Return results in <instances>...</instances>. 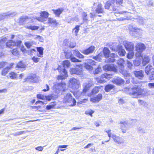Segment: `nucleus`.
Wrapping results in <instances>:
<instances>
[{
  "mask_svg": "<svg viewBox=\"0 0 154 154\" xmlns=\"http://www.w3.org/2000/svg\"><path fill=\"white\" fill-rule=\"evenodd\" d=\"M132 92L129 93V94L132 95L133 98H136L139 95H143L145 94L143 92L147 91L146 89H142L137 87H134L132 88Z\"/></svg>",
  "mask_w": 154,
  "mask_h": 154,
  "instance_id": "1",
  "label": "nucleus"
},
{
  "mask_svg": "<svg viewBox=\"0 0 154 154\" xmlns=\"http://www.w3.org/2000/svg\"><path fill=\"white\" fill-rule=\"evenodd\" d=\"M124 60L122 59H120L118 60L117 63L119 67V71L120 73L124 75L125 77H129L130 75V73H128L126 70L124 69Z\"/></svg>",
  "mask_w": 154,
  "mask_h": 154,
  "instance_id": "2",
  "label": "nucleus"
},
{
  "mask_svg": "<svg viewBox=\"0 0 154 154\" xmlns=\"http://www.w3.org/2000/svg\"><path fill=\"white\" fill-rule=\"evenodd\" d=\"M7 41V38L6 37H4L1 40L0 45L2 48H3L5 46L11 48V46H14L16 45V43L15 41H13L12 40H10L9 42L6 43Z\"/></svg>",
  "mask_w": 154,
  "mask_h": 154,
  "instance_id": "3",
  "label": "nucleus"
},
{
  "mask_svg": "<svg viewBox=\"0 0 154 154\" xmlns=\"http://www.w3.org/2000/svg\"><path fill=\"white\" fill-rule=\"evenodd\" d=\"M69 85L72 88L77 89L79 87L80 82L79 80L74 78H71L69 80Z\"/></svg>",
  "mask_w": 154,
  "mask_h": 154,
  "instance_id": "4",
  "label": "nucleus"
},
{
  "mask_svg": "<svg viewBox=\"0 0 154 154\" xmlns=\"http://www.w3.org/2000/svg\"><path fill=\"white\" fill-rule=\"evenodd\" d=\"M111 76L110 74L105 73L102 75L100 78H97L96 80L98 83H103L106 81V79H109L111 77Z\"/></svg>",
  "mask_w": 154,
  "mask_h": 154,
  "instance_id": "5",
  "label": "nucleus"
},
{
  "mask_svg": "<svg viewBox=\"0 0 154 154\" xmlns=\"http://www.w3.org/2000/svg\"><path fill=\"white\" fill-rule=\"evenodd\" d=\"M66 87V85L63 83H56L53 86L54 90L57 92L60 91H64Z\"/></svg>",
  "mask_w": 154,
  "mask_h": 154,
  "instance_id": "6",
  "label": "nucleus"
},
{
  "mask_svg": "<svg viewBox=\"0 0 154 154\" xmlns=\"http://www.w3.org/2000/svg\"><path fill=\"white\" fill-rule=\"evenodd\" d=\"M49 15V13L46 11H42L40 13V17H36V19L39 21L43 22L45 21L44 18H47Z\"/></svg>",
  "mask_w": 154,
  "mask_h": 154,
  "instance_id": "7",
  "label": "nucleus"
},
{
  "mask_svg": "<svg viewBox=\"0 0 154 154\" xmlns=\"http://www.w3.org/2000/svg\"><path fill=\"white\" fill-rule=\"evenodd\" d=\"M93 84L92 81L91 79H88L83 84L84 92H85Z\"/></svg>",
  "mask_w": 154,
  "mask_h": 154,
  "instance_id": "8",
  "label": "nucleus"
},
{
  "mask_svg": "<svg viewBox=\"0 0 154 154\" xmlns=\"http://www.w3.org/2000/svg\"><path fill=\"white\" fill-rule=\"evenodd\" d=\"M123 45L127 50L133 51L134 49V45L133 43L125 41L123 42Z\"/></svg>",
  "mask_w": 154,
  "mask_h": 154,
  "instance_id": "9",
  "label": "nucleus"
},
{
  "mask_svg": "<svg viewBox=\"0 0 154 154\" xmlns=\"http://www.w3.org/2000/svg\"><path fill=\"white\" fill-rule=\"evenodd\" d=\"M112 138L114 142L117 144H123L125 142L123 138L115 134H112Z\"/></svg>",
  "mask_w": 154,
  "mask_h": 154,
  "instance_id": "10",
  "label": "nucleus"
},
{
  "mask_svg": "<svg viewBox=\"0 0 154 154\" xmlns=\"http://www.w3.org/2000/svg\"><path fill=\"white\" fill-rule=\"evenodd\" d=\"M103 68L105 71H111L115 72H117L116 67L113 64L111 65H106L103 66Z\"/></svg>",
  "mask_w": 154,
  "mask_h": 154,
  "instance_id": "11",
  "label": "nucleus"
},
{
  "mask_svg": "<svg viewBox=\"0 0 154 154\" xmlns=\"http://www.w3.org/2000/svg\"><path fill=\"white\" fill-rule=\"evenodd\" d=\"M70 72L71 74H75L78 75H82L83 72L82 69L79 66V68H72L70 69Z\"/></svg>",
  "mask_w": 154,
  "mask_h": 154,
  "instance_id": "12",
  "label": "nucleus"
},
{
  "mask_svg": "<svg viewBox=\"0 0 154 154\" xmlns=\"http://www.w3.org/2000/svg\"><path fill=\"white\" fill-rule=\"evenodd\" d=\"M95 48L94 46H91L88 48L81 51V52L84 54L87 55L92 53L94 51Z\"/></svg>",
  "mask_w": 154,
  "mask_h": 154,
  "instance_id": "13",
  "label": "nucleus"
},
{
  "mask_svg": "<svg viewBox=\"0 0 154 154\" xmlns=\"http://www.w3.org/2000/svg\"><path fill=\"white\" fill-rule=\"evenodd\" d=\"M146 48L144 45L143 44L140 43H138L136 45V51L142 52L144 51Z\"/></svg>",
  "mask_w": 154,
  "mask_h": 154,
  "instance_id": "14",
  "label": "nucleus"
},
{
  "mask_svg": "<svg viewBox=\"0 0 154 154\" xmlns=\"http://www.w3.org/2000/svg\"><path fill=\"white\" fill-rule=\"evenodd\" d=\"M16 12H9L7 13H3L0 14V20L4 19L5 17L8 16H14L16 14Z\"/></svg>",
  "mask_w": 154,
  "mask_h": 154,
  "instance_id": "15",
  "label": "nucleus"
},
{
  "mask_svg": "<svg viewBox=\"0 0 154 154\" xmlns=\"http://www.w3.org/2000/svg\"><path fill=\"white\" fill-rule=\"evenodd\" d=\"M113 82L117 85H120L124 83V80L120 77L115 78L112 81Z\"/></svg>",
  "mask_w": 154,
  "mask_h": 154,
  "instance_id": "16",
  "label": "nucleus"
},
{
  "mask_svg": "<svg viewBox=\"0 0 154 154\" xmlns=\"http://www.w3.org/2000/svg\"><path fill=\"white\" fill-rule=\"evenodd\" d=\"M134 73L135 76L139 79H142L144 77V72L142 70L135 71Z\"/></svg>",
  "mask_w": 154,
  "mask_h": 154,
  "instance_id": "17",
  "label": "nucleus"
},
{
  "mask_svg": "<svg viewBox=\"0 0 154 154\" xmlns=\"http://www.w3.org/2000/svg\"><path fill=\"white\" fill-rule=\"evenodd\" d=\"M48 22L49 24H51L54 26H57L58 24L56 20L53 18H48Z\"/></svg>",
  "mask_w": 154,
  "mask_h": 154,
  "instance_id": "18",
  "label": "nucleus"
},
{
  "mask_svg": "<svg viewBox=\"0 0 154 154\" xmlns=\"http://www.w3.org/2000/svg\"><path fill=\"white\" fill-rule=\"evenodd\" d=\"M110 56L112 58H109L107 59L105 61L106 63H110L111 62H113L115 60V59L114 58L117 57V55L114 53H112L110 54Z\"/></svg>",
  "mask_w": 154,
  "mask_h": 154,
  "instance_id": "19",
  "label": "nucleus"
},
{
  "mask_svg": "<svg viewBox=\"0 0 154 154\" xmlns=\"http://www.w3.org/2000/svg\"><path fill=\"white\" fill-rule=\"evenodd\" d=\"M67 76V72L66 70L64 69H63L62 73L61 75H58L57 77L58 79H63Z\"/></svg>",
  "mask_w": 154,
  "mask_h": 154,
  "instance_id": "20",
  "label": "nucleus"
},
{
  "mask_svg": "<svg viewBox=\"0 0 154 154\" xmlns=\"http://www.w3.org/2000/svg\"><path fill=\"white\" fill-rule=\"evenodd\" d=\"M143 61L142 64L143 66H145L148 63L150 60L149 57L147 55H144L142 57Z\"/></svg>",
  "mask_w": 154,
  "mask_h": 154,
  "instance_id": "21",
  "label": "nucleus"
},
{
  "mask_svg": "<svg viewBox=\"0 0 154 154\" xmlns=\"http://www.w3.org/2000/svg\"><path fill=\"white\" fill-rule=\"evenodd\" d=\"M128 29L130 31L137 32L138 31H142V30L137 27H135L131 25H130L128 26Z\"/></svg>",
  "mask_w": 154,
  "mask_h": 154,
  "instance_id": "22",
  "label": "nucleus"
},
{
  "mask_svg": "<svg viewBox=\"0 0 154 154\" xmlns=\"http://www.w3.org/2000/svg\"><path fill=\"white\" fill-rule=\"evenodd\" d=\"M95 11L96 13L98 14L103 13L104 12L103 9L102 8V5L101 3H100L98 4Z\"/></svg>",
  "mask_w": 154,
  "mask_h": 154,
  "instance_id": "23",
  "label": "nucleus"
},
{
  "mask_svg": "<svg viewBox=\"0 0 154 154\" xmlns=\"http://www.w3.org/2000/svg\"><path fill=\"white\" fill-rule=\"evenodd\" d=\"M115 2V0H110L108 1L104 5V8L105 9H109L110 6L112 5V4H114Z\"/></svg>",
  "mask_w": 154,
  "mask_h": 154,
  "instance_id": "24",
  "label": "nucleus"
},
{
  "mask_svg": "<svg viewBox=\"0 0 154 154\" xmlns=\"http://www.w3.org/2000/svg\"><path fill=\"white\" fill-rule=\"evenodd\" d=\"M117 48H119L118 50L119 55L121 56H124L125 54V50L122 48V47L121 46L119 45Z\"/></svg>",
  "mask_w": 154,
  "mask_h": 154,
  "instance_id": "25",
  "label": "nucleus"
},
{
  "mask_svg": "<svg viewBox=\"0 0 154 154\" xmlns=\"http://www.w3.org/2000/svg\"><path fill=\"white\" fill-rule=\"evenodd\" d=\"M102 97L101 94H99L97 97L91 98V101L94 103L98 102L102 99Z\"/></svg>",
  "mask_w": 154,
  "mask_h": 154,
  "instance_id": "26",
  "label": "nucleus"
},
{
  "mask_svg": "<svg viewBox=\"0 0 154 154\" xmlns=\"http://www.w3.org/2000/svg\"><path fill=\"white\" fill-rule=\"evenodd\" d=\"M72 97L70 94H67L63 98V102L66 103L67 105L69 100L71 99Z\"/></svg>",
  "mask_w": 154,
  "mask_h": 154,
  "instance_id": "27",
  "label": "nucleus"
},
{
  "mask_svg": "<svg viewBox=\"0 0 154 154\" xmlns=\"http://www.w3.org/2000/svg\"><path fill=\"white\" fill-rule=\"evenodd\" d=\"M52 11L54 13L57 17H59L60 15L62 13L63 11L62 8L58 9L57 10L53 9Z\"/></svg>",
  "mask_w": 154,
  "mask_h": 154,
  "instance_id": "28",
  "label": "nucleus"
},
{
  "mask_svg": "<svg viewBox=\"0 0 154 154\" xmlns=\"http://www.w3.org/2000/svg\"><path fill=\"white\" fill-rule=\"evenodd\" d=\"M120 124H121L122 128H125L127 129L129 128V124L127 122H121Z\"/></svg>",
  "mask_w": 154,
  "mask_h": 154,
  "instance_id": "29",
  "label": "nucleus"
},
{
  "mask_svg": "<svg viewBox=\"0 0 154 154\" xmlns=\"http://www.w3.org/2000/svg\"><path fill=\"white\" fill-rule=\"evenodd\" d=\"M134 19L137 20V21L140 24H143L145 23V20L143 17L140 16L137 17L136 18Z\"/></svg>",
  "mask_w": 154,
  "mask_h": 154,
  "instance_id": "30",
  "label": "nucleus"
},
{
  "mask_svg": "<svg viewBox=\"0 0 154 154\" xmlns=\"http://www.w3.org/2000/svg\"><path fill=\"white\" fill-rule=\"evenodd\" d=\"M110 51L109 49L106 47L104 48L103 50L104 55L106 57H108L109 56Z\"/></svg>",
  "mask_w": 154,
  "mask_h": 154,
  "instance_id": "31",
  "label": "nucleus"
},
{
  "mask_svg": "<svg viewBox=\"0 0 154 154\" xmlns=\"http://www.w3.org/2000/svg\"><path fill=\"white\" fill-rule=\"evenodd\" d=\"M73 53L75 55L79 58H83L84 57V55L81 54L77 50H75Z\"/></svg>",
  "mask_w": 154,
  "mask_h": 154,
  "instance_id": "32",
  "label": "nucleus"
},
{
  "mask_svg": "<svg viewBox=\"0 0 154 154\" xmlns=\"http://www.w3.org/2000/svg\"><path fill=\"white\" fill-rule=\"evenodd\" d=\"M76 101L72 97L69 102L67 105L70 106H73L75 105Z\"/></svg>",
  "mask_w": 154,
  "mask_h": 154,
  "instance_id": "33",
  "label": "nucleus"
},
{
  "mask_svg": "<svg viewBox=\"0 0 154 154\" xmlns=\"http://www.w3.org/2000/svg\"><path fill=\"white\" fill-rule=\"evenodd\" d=\"M11 68V66H8L4 69L2 72V75H3L5 76L8 72L9 70Z\"/></svg>",
  "mask_w": 154,
  "mask_h": 154,
  "instance_id": "34",
  "label": "nucleus"
},
{
  "mask_svg": "<svg viewBox=\"0 0 154 154\" xmlns=\"http://www.w3.org/2000/svg\"><path fill=\"white\" fill-rule=\"evenodd\" d=\"M57 96L54 94H52L49 95L47 96H46V99L48 101L51 100H54L56 98Z\"/></svg>",
  "mask_w": 154,
  "mask_h": 154,
  "instance_id": "35",
  "label": "nucleus"
},
{
  "mask_svg": "<svg viewBox=\"0 0 154 154\" xmlns=\"http://www.w3.org/2000/svg\"><path fill=\"white\" fill-rule=\"evenodd\" d=\"M131 18L130 16H125L124 17H121L117 18L115 20L117 21H124L125 20H131Z\"/></svg>",
  "mask_w": 154,
  "mask_h": 154,
  "instance_id": "36",
  "label": "nucleus"
},
{
  "mask_svg": "<svg viewBox=\"0 0 154 154\" xmlns=\"http://www.w3.org/2000/svg\"><path fill=\"white\" fill-rule=\"evenodd\" d=\"M25 27L27 29H30L32 30H37L39 28V26H26Z\"/></svg>",
  "mask_w": 154,
  "mask_h": 154,
  "instance_id": "37",
  "label": "nucleus"
},
{
  "mask_svg": "<svg viewBox=\"0 0 154 154\" xmlns=\"http://www.w3.org/2000/svg\"><path fill=\"white\" fill-rule=\"evenodd\" d=\"M152 69V66L150 65H148L145 69V72L146 73L147 75H148L149 74L150 71Z\"/></svg>",
  "mask_w": 154,
  "mask_h": 154,
  "instance_id": "38",
  "label": "nucleus"
},
{
  "mask_svg": "<svg viewBox=\"0 0 154 154\" xmlns=\"http://www.w3.org/2000/svg\"><path fill=\"white\" fill-rule=\"evenodd\" d=\"M100 87H96L94 88L92 90L91 93V95H93L97 93L100 90Z\"/></svg>",
  "mask_w": 154,
  "mask_h": 154,
  "instance_id": "39",
  "label": "nucleus"
},
{
  "mask_svg": "<svg viewBox=\"0 0 154 154\" xmlns=\"http://www.w3.org/2000/svg\"><path fill=\"white\" fill-rule=\"evenodd\" d=\"M114 87L113 85H107L105 87V90L106 92H109L114 88Z\"/></svg>",
  "mask_w": 154,
  "mask_h": 154,
  "instance_id": "40",
  "label": "nucleus"
},
{
  "mask_svg": "<svg viewBox=\"0 0 154 154\" xmlns=\"http://www.w3.org/2000/svg\"><path fill=\"white\" fill-rule=\"evenodd\" d=\"M17 74L14 72H10L8 75L9 76L11 79H15L17 78Z\"/></svg>",
  "mask_w": 154,
  "mask_h": 154,
  "instance_id": "41",
  "label": "nucleus"
},
{
  "mask_svg": "<svg viewBox=\"0 0 154 154\" xmlns=\"http://www.w3.org/2000/svg\"><path fill=\"white\" fill-rule=\"evenodd\" d=\"M37 50L39 53V55L38 54L37 56L39 57H42L43 54V49L41 47H38L37 48Z\"/></svg>",
  "mask_w": 154,
  "mask_h": 154,
  "instance_id": "42",
  "label": "nucleus"
},
{
  "mask_svg": "<svg viewBox=\"0 0 154 154\" xmlns=\"http://www.w3.org/2000/svg\"><path fill=\"white\" fill-rule=\"evenodd\" d=\"M70 65V63L69 60H66L63 62V65L64 68H68Z\"/></svg>",
  "mask_w": 154,
  "mask_h": 154,
  "instance_id": "43",
  "label": "nucleus"
},
{
  "mask_svg": "<svg viewBox=\"0 0 154 154\" xmlns=\"http://www.w3.org/2000/svg\"><path fill=\"white\" fill-rule=\"evenodd\" d=\"M26 65L24 63H23L21 61H20L17 64L16 68H25Z\"/></svg>",
  "mask_w": 154,
  "mask_h": 154,
  "instance_id": "44",
  "label": "nucleus"
},
{
  "mask_svg": "<svg viewBox=\"0 0 154 154\" xmlns=\"http://www.w3.org/2000/svg\"><path fill=\"white\" fill-rule=\"evenodd\" d=\"M12 54L17 57H19V52L18 51L17 49H13L12 51Z\"/></svg>",
  "mask_w": 154,
  "mask_h": 154,
  "instance_id": "45",
  "label": "nucleus"
},
{
  "mask_svg": "<svg viewBox=\"0 0 154 154\" xmlns=\"http://www.w3.org/2000/svg\"><path fill=\"white\" fill-rule=\"evenodd\" d=\"M35 76L36 75L35 74L31 75L27 77V80L33 82V80L35 78Z\"/></svg>",
  "mask_w": 154,
  "mask_h": 154,
  "instance_id": "46",
  "label": "nucleus"
},
{
  "mask_svg": "<svg viewBox=\"0 0 154 154\" xmlns=\"http://www.w3.org/2000/svg\"><path fill=\"white\" fill-rule=\"evenodd\" d=\"M134 55V53L133 51H129L127 55V57L129 59L132 58Z\"/></svg>",
  "mask_w": 154,
  "mask_h": 154,
  "instance_id": "47",
  "label": "nucleus"
},
{
  "mask_svg": "<svg viewBox=\"0 0 154 154\" xmlns=\"http://www.w3.org/2000/svg\"><path fill=\"white\" fill-rule=\"evenodd\" d=\"M79 27L80 26L79 25H76L73 29V32H74L76 35H77V33L79 30Z\"/></svg>",
  "mask_w": 154,
  "mask_h": 154,
  "instance_id": "48",
  "label": "nucleus"
},
{
  "mask_svg": "<svg viewBox=\"0 0 154 154\" xmlns=\"http://www.w3.org/2000/svg\"><path fill=\"white\" fill-rule=\"evenodd\" d=\"M85 67L86 69L89 71H91L93 69L92 66L91 65H89L87 63H85Z\"/></svg>",
  "mask_w": 154,
  "mask_h": 154,
  "instance_id": "49",
  "label": "nucleus"
},
{
  "mask_svg": "<svg viewBox=\"0 0 154 154\" xmlns=\"http://www.w3.org/2000/svg\"><path fill=\"white\" fill-rule=\"evenodd\" d=\"M65 56L67 59L71 58L72 57V53L70 51L65 52Z\"/></svg>",
  "mask_w": 154,
  "mask_h": 154,
  "instance_id": "50",
  "label": "nucleus"
},
{
  "mask_svg": "<svg viewBox=\"0 0 154 154\" xmlns=\"http://www.w3.org/2000/svg\"><path fill=\"white\" fill-rule=\"evenodd\" d=\"M72 62H81V60H79L75 57H72L70 58Z\"/></svg>",
  "mask_w": 154,
  "mask_h": 154,
  "instance_id": "51",
  "label": "nucleus"
},
{
  "mask_svg": "<svg viewBox=\"0 0 154 154\" xmlns=\"http://www.w3.org/2000/svg\"><path fill=\"white\" fill-rule=\"evenodd\" d=\"M136 52L135 53V56L137 57H142L143 56H142V52L136 51Z\"/></svg>",
  "mask_w": 154,
  "mask_h": 154,
  "instance_id": "52",
  "label": "nucleus"
},
{
  "mask_svg": "<svg viewBox=\"0 0 154 154\" xmlns=\"http://www.w3.org/2000/svg\"><path fill=\"white\" fill-rule=\"evenodd\" d=\"M25 131H18L16 133L12 134L14 136H17L23 134Z\"/></svg>",
  "mask_w": 154,
  "mask_h": 154,
  "instance_id": "53",
  "label": "nucleus"
},
{
  "mask_svg": "<svg viewBox=\"0 0 154 154\" xmlns=\"http://www.w3.org/2000/svg\"><path fill=\"white\" fill-rule=\"evenodd\" d=\"M37 98L39 99L45 100L46 99V96H45L43 95L40 94H37Z\"/></svg>",
  "mask_w": 154,
  "mask_h": 154,
  "instance_id": "54",
  "label": "nucleus"
},
{
  "mask_svg": "<svg viewBox=\"0 0 154 154\" xmlns=\"http://www.w3.org/2000/svg\"><path fill=\"white\" fill-rule=\"evenodd\" d=\"M148 75H149V80H154V72H152L150 74L149 73Z\"/></svg>",
  "mask_w": 154,
  "mask_h": 154,
  "instance_id": "55",
  "label": "nucleus"
},
{
  "mask_svg": "<svg viewBox=\"0 0 154 154\" xmlns=\"http://www.w3.org/2000/svg\"><path fill=\"white\" fill-rule=\"evenodd\" d=\"M100 54H99L97 56L94 57L93 58L94 59L97 61H100L101 60V58L100 57Z\"/></svg>",
  "mask_w": 154,
  "mask_h": 154,
  "instance_id": "56",
  "label": "nucleus"
},
{
  "mask_svg": "<svg viewBox=\"0 0 154 154\" xmlns=\"http://www.w3.org/2000/svg\"><path fill=\"white\" fill-rule=\"evenodd\" d=\"M40 59L39 58L35 56H34L32 58V60L34 62L36 63L38 62L39 61Z\"/></svg>",
  "mask_w": 154,
  "mask_h": 154,
  "instance_id": "57",
  "label": "nucleus"
},
{
  "mask_svg": "<svg viewBox=\"0 0 154 154\" xmlns=\"http://www.w3.org/2000/svg\"><path fill=\"white\" fill-rule=\"evenodd\" d=\"M28 18V17L26 16H22L20 18V21L21 22H24V21L26 20Z\"/></svg>",
  "mask_w": 154,
  "mask_h": 154,
  "instance_id": "58",
  "label": "nucleus"
},
{
  "mask_svg": "<svg viewBox=\"0 0 154 154\" xmlns=\"http://www.w3.org/2000/svg\"><path fill=\"white\" fill-rule=\"evenodd\" d=\"M148 86L149 89H154V83H149L148 84Z\"/></svg>",
  "mask_w": 154,
  "mask_h": 154,
  "instance_id": "59",
  "label": "nucleus"
},
{
  "mask_svg": "<svg viewBox=\"0 0 154 154\" xmlns=\"http://www.w3.org/2000/svg\"><path fill=\"white\" fill-rule=\"evenodd\" d=\"M140 62L137 60H136L134 61V64L136 66H138L140 65Z\"/></svg>",
  "mask_w": 154,
  "mask_h": 154,
  "instance_id": "60",
  "label": "nucleus"
},
{
  "mask_svg": "<svg viewBox=\"0 0 154 154\" xmlns=\"http://www.w3.org/2000/svg\"><path fill=\"white\" fill-rule=\"evenodd\" d=\"M127 66L130 69H131L133 65L129 61L127 60Z\"/></svg>",
  "mask_w": 154,
  "mask_h": 154,
  "instance_id": "61",
  "label": "nucleus"
},
{
  "mask_svg": "<svg viewBox=\"0 0 154 154\" xmlns=\"http://www.w3.org/2000/svg\"><path fill=\"white\" fill-rule=\"evenodd\" d=\"M25 44L26 46L28 48H30L32 45V43L29 42H25Z\"/></svg>",
  "mask_w": 154,
  "mask_h": 154,
  "instance_id": "62",
  "label": "nucleus"
},
{
  "mask_svg": "<svg viewBox=\"0 0 154 154\" xmlns=\"http://www.w3.org/2000/svg\"><path fill=\"white\" fill-rule=\"evenodd\" d=\"M101 68L98 67L97 69H96L94 72V74H97L99 72H100L101 71Z\"/></svg>",
  "mask_w": 154,
  "mask_h": 154,
  "instance_id": "63",
  "label": "nucleus"
},
{
  "mask_svg": "<svg viewBox=\"0 0 154 154\" xmlns=\"http://www.w3.org/2000/svg\"><path fill=\"white\" fill-rule=\"evenodd\" d=\"M147 6H153V3L152 1L149 0L148 2Z\"/></svg>",
  "mask_w": 154,
  "mask_h": 154,
  "instance_id": "64",
  "label": "nucleus"
}]
</instances>
